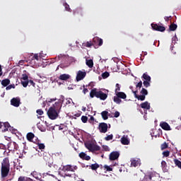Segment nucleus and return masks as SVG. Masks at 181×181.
Returning a JSON list of instances; mask_svg holds the SVG:
<instances>
[{"mask_svg": "<svg viewBox=\"0 0 181 181\" xmlns=\"http://www.w3.org/2000/svg\"><path fill=\"white\" fill-rule=\"evenodd\" d=\"M141 108L144 110H151V103H148V101L141 103L140 105Z\"/></svg>", "mask_w": 181, "mask_h": 181, "instance_id": "nucleus-17", "label": "nucleus"}, {"mask_svg": "<svg viewBox=\"0 0 181 181\" xmlns=\"http://www.w3.org/2000/svg\"><path fill=\"white\" fill-rule=\"evenodd\" d=\"M132 93L135 98H137L139 101H145L146 95H148V90L145 88H142L140 91V94L141 95H138V90H132Z\"/></svg>", "mask_w": 181, "mask_h": 181, "instance_id": "nucleus-3", "label": "nucleus"}, {"mask_svg": "<svg viewBox=\"0 0 181 181\" xmlns=\"http://www.w3.org/2000/svg\"><path fill=\"white\" fill-rule=\"evenodd\" d=\"M38 129H39L40 131H41L42 132H45V131H46V129H42V127H41L40 125H38Z\"/></svg>", "mask_w": 181, "mask_h": 181, "instance_id": "nucleus-60", "label": "nucleus"}, {"mask_svg": "<svg viewBox=\"0 0 181 181\" xmlns=\"http://www.w3.org/2000/svg\"><path fill=\"white\" fill-rule=\"evenodd\" d=\"M136 88H141L142 87V81H140L136 85Z\"/></svg>", "mask_w": 181, "mask_h": 181, "instance_id": "nucleus-52", "label": "nucleus"}, {"mask_svg": "<svg viewBox=\"0 0 181 181\" xmlns=\"http://www.w3.org/2000/svg\"><path fill=\"white\" fill-rule=\"evenodd\" d=\"M38 148L39 149H45V148H46V146H45L44 144H38Z\"/></svg>", "mask_w": 181, "mask_h": 181, "instance_id": "nucleus-47", "label": "nucleus"}, {"mask_svg": "<svg viewBox=\"0 0 181 181\" xmlns=\"http://www.w3.org/2000/svg\"><path fill=\"white\" fill-rule=\"evenodd\" d=\"M59 112L54 107H51L49 108L47 114L50 119H56L59 117Z\"/></svg>", "mask_w": 181, "mask_h": 181, "instance_id": "nucleus-4", "label": "nucleus"}, {"mask_svg": "<svg viewBox=\"0 0 181 181\" xmlns=\"http://www.w3.org/2000/svg\"><path fill=\"white\" fill-rule=\"evenodd\" d=\"M56 100H57V98H49V99H47V102L48 103H53V101H56Z\"/></svg>", "mask_w": 181, "mask_h": 181, "instance_id": "nucleus-57", "label": "nucleus"}, {"mask_svg": "<svg viewBox=\"0 0 181 181\" xmlns=\"http://www.w3.org/2000/svg\"><path fill=\"white\" fill-rule=\"evenodd\" d=\"M103 78H107V77H110V73L108 71H105L102 74Z\"/></svg>", "mask_w": 181, "mask_h": 181, "instance_id": "nucleus-39", "label": "nucleus"}, {"mask_svg": "<svg viewBox=\"0 0 181 181\" xmlns=\"http://www.w3.org/2000/svg\"><path fill=\"white\" fill-rule=\"evenodd\" d=\"M36 112L38 115H43V110L42 109L37 110Z\"/></svg>", "mask_w": 181, "mask_h": 181, "instance_id": "nucleus-50", "label": "nucleus"}, {"mask_svg": "<svg viewBox=\"0 0 181 181\" xmlns=\"http://www.w3.org/2000/svg\"><path fill=\"white\" fill-rule=\"evenodd\" d=\"M131 166H134V168H136V166H139L140 165V160H136L135 158H132L131 160Z\"/></svg>", "mask_w": 181, "mask_h": 181, "instance_id": "nucleus-19", "label": "nucleus"}, {"mask_svg": "<svg viewBox=\"0 0 181 181\" xmlns=\"http://www.w3.org/2000/svg\"><path fill=\"white\" fill-rule=\"evenodd\" d=\"M21 84L23 87H28V84H29V81H21Z\"/></svg>", "mask_w": 181, "mask_h": 181, "instance_id": "nucleus-40", "label": "nucleus"}, {"mask_svg": "<svg viewBox=\"0 0 181 181\" xmlns=\"http://www.w3.org/2000/svg\"><path fill=\"white\" fill-rule=\"evenodd\" d=\"M120 114H119V112L118 111H116L115 113H114V117L115 118H118V117H119Z\"/></svg>", "mask_w": 181, "mask_h": 181, "instance_id": "nucleus-55", "label": "nucleus"}, {"mask_svg": "<svg viewBox=\"0 0 181 181\" xmlns=\"http://www.w3.org/2000/svg\"><path fill=\"white\" fill-rule=\"evenodd\" d=\"M11 104L13 107H19L21 105V98H13L11 100Z\"/></svg>", "mask_w": 181, "mask_h": 181, "instance_id": "nucleus-13", "label": "nucleus"}, {"mask_svg": "<svg viewBox=\"0 0 181 181\" xmlns=\"http://www.w3.org/2000/svg\"><path fill=\"white\" fill-rule=\"evenodd\" d=\"M168 166V165L166 164V161L163 160L161 162V167L163 170H164L165 172H166V167Z\"/></svg>", "mask_w": 181, "mask_h": 181, "instance_id": "nucleus-32", "label": "nucleus"}, {"mask_svg": "<svg viewBox=\"0 0 181 181\" xmlns=\"http://www.w3.org/2000/svg\"><path fill=\"white\" fill-rule=\"evenodd\" d=\"M25 181H33V179H32L30 177H26Z\"/></svg>", "mask_w": 181, "mask_h": 181, "instance_id": "nucleus-63", "label": "nucleus"}, {"mask_svg": "<svg viewBox=\"0 0 181 181\" xmlns=\"http://www.w3.org/2000/svg\"><path fill=\"white\" fill-rule=\"evenodd\" d=\"M104 168L107 170V172H112V168L107 165H104Z\"/></svg>", "mask_w": 181, "mask_h": 181, "instance_id": "nucleus-44", "label": "nucleus"}, {"mask_svg": "<svg viewBox=\"0 0 181 181\" xmlns=\"http://www.w3.org/2000/svg\"><path fill=\"white\" fill-rule=\"evenodd\" d=\"M58 67H60L61 69H66V67H69V65H66L64 64H61L58 65Z\"/></svg>", "mask_w": 181, "mask_h": 181, "instance_id": "nucleus-48", "label": "nucleus"}, {"mask_svg": "<svg viewBox=\"0 0 181 181\" xmlns=\"http://www.w3.org/2000/svg\"><path fill=\"white\" fill-rule=\"evenodd\" d=\"M160 127L162 128V129H164V131H172L170 126L166 122H161L160 124Z\"/></svg>", "mask_w": 181, "mask_h": 181, "instance_id": "nucleus-14", "label": "nucleus"}, {"mask_svg": "<svg viewBox=\"0 0 181 181\" xmlns=\"http://www.w3.org/2000/svg\"><path fill=\"white\" fill-rule=\"evenodd\" d=\"M90 98H94V97H96V98H100V100H102V101H105L108 97V95L102 90H97V88H95L90 90Z\"/></svg>", "mask_w": 181, "mask_h": 181, "instance_id": "nucleus-2", "label": "nucleus"}, {"mask_svg": "<svg viewBox=\"0 0 181 181\" xmlns=\"http://www.w3.org/2000/svg\"><path fill=\"white\" fill-rule=\"evenodd\" d=\"M11 172V163H9V158L6 157L1 162V176L2 178L8 177Z\"/></svg>", "mask_w": 181, "mask_h": 181, "instance_id": "nucleus-1", "label": "nucleus"}, {"mask_svg": "<svg viewBox=\"0 0 181 181\" xmlns=\"http://www.w3.org/2000/svg\"><path fill=\"white\" fill-rule=\"evenodd\" d=\"M162 155L164 158H168L169 155H170V151H165L162 153Z\"/></svg>", "mask_w": 181, "mask_h": 181, "instance_id": "nucleus-36", "label": "nucleus"}, {"mask_svg": "<svg viewBox=\"0 0 181 181\" xmlns=\"http://www.w3.org/2000/svg\"><path fill=\"white\" fill-rule=\"evenodd\" d=\"M64 169L65 170L70 171L71 170V165H66L65 167H64Z\"/></svg>", "mask_w": 181, "mask_h": 181, "instance_id": "nucleus-51", "label": "nucleus"}, {"mask_svg": "<svg viewBox=\"0 0 181 181\" xmlns=\"http://www.w3.org/2000/svg\"><path fill=\"white\" fill-rule=\"evenodd\" d=\"M174 163L177 166V168H180L181 169V161L177 159H174Z\"/></svg>", "mask_w": 181, "mask_h": 181, "instance_id": "nucleus-34", "label": "nucleus"}, {"mask_svg": "<svg viewBox=\"0 0 181 181\" xmlns=\"http://www.w3.org/2000/svg\"><path fill=\"white\" fill-rule=\"evenodd\" d=\"M29 78V76H28L26 74H23L21 77V81H28Z\"/></svg>", "mask_w": 181, "mask_h": 181, "instance_id": "nucleus-45", "label": "nucleus"}, {"mask_svg": "<svg viewBox=\"0 0 181 181\" xmlns=\"http://www.w3.org/2000/svg\"><path fill=\"white\" fill-rule=\"evenodd\" d=\"M74 16H77V18H83L84 16V12L83 11V8L81 7L76 8L74 10Z\"/></svg>", "mask_w": 181, "mask_h": 181, "instance_id": "nucleus-9", "label": "nucleus"}, {"mask_svg": "<svg viewBox=\"0 0 181 181\" xmlns=\"http://www.w3.org/2000/svg\"><path fill=\"white\" fill-rule=\"evenodd\" d=\"M121 143L122 144V145H129V139H128L125 136H122L121 138Z\"/></svg>", "mask_w": 181, "mask_h": 181, "instance_id": "nucleus-22", "label": "nucleus"}, {"mask_svg": "<svg viewBox=\"0 0 181 181\" xmlns=\"http://www.w3.org/2000/svg\"><path fill=\"white\" fill-rule=\"evenodd\" d=\"M8 128H11V124H9L8 122L4 123L0 122V129L2 131V132H6Z\"/></svg>", "mask_w": 181, "mask_h": 181, "instance_id": "nucleus-11", "label": "nucleus"}, {"mask_svg": "<svg viewBox=\"0 0 181 181\" xmlns=\"http://www.w3.org/2000/svg\"><path fill=\"white\" fill-rule=\"evenodd\" d=\"M169 147V145H168V143L164 142L163 144L160 146V149L161 151H165V149H168Z\"/></svg>", "mask_w": 181, "mask_h": 181, "instance_id": "nucleus-29", "label": "nucleus"}, {"mask_svg": "<svg viewBox=\"0 0 181 181\" xmlns=\"http://www.w3.org/2000/svg\"><path fill=\"white\" fill-rule=\"evenodd\" d=\"M169 29L170 30H171V32H175V30H176V29H177V25L173 23L170 24L169 26Z\"/></svg>", "mask_w": 181, "mask_h": 181, "instance_id": "nucleus-26", "label": "nucleus"}, {"mask_svg": "<svg viewBox=\"0 0 181 181\" xmlns=\"http://www.w3.org/2000/svg\"><path fill=\"white\" fill-rule=\"evenodd\" d=\"M170 18H172V16H165L164 18V19H165V22H168V21H170Z\"/></svg>", "mask_w": 181, "mask_h": 181, "instance_id": "nucleus-58", "label": "nucleus"}, {"mask_svg": "<svg viewBox=\"0 0 181 181\" xmlns=\"http://www.w3.org/2000/svg\"><path fill=\"white\" fill-rule=\"evenodd\" d=\"M90 168H91L92 170H97V169H98V168H100V165L98 163H95V164H92L90 165Z\"/></svg>", "mask_w": 181, "mask_h": 181, "instance_id": "nucleus-33", "label": "nucleus"}, {"mask_svg": "<svg viewBox=\"0 0 181 181\" xmlns=\"http://www.w3.org/2000/svg\"><path fill=\"white\" fill-rule=\"evenodd\" d=\"M91 159V157L90 156L85 155L84 158H83V160H90Z\"/></svg>", "mask_w": 181, "mask_h": 181, "instance_id": "nucleus-53", "label": "nucleus"}, {"mask_svg": "<svg viewBox=\"0 0 181 181\" xmlns=\"http://www.w3.org/2000/svg\"><path fill=\"white\" fill-rule=\"evenodd\" d=\"M63 6H64L65 10L67 11V12H70V11H71V8H70V6L67 3L64 2Z\"/></svg>", "mask_w": 181, "mask_h": 181, "instance_id": "nucleus-30", "label": "nucleus"}, {"mask_svg": "<svg viewBox=\"0 0 181 181\" xmlns=\"http://www.w3.org/2000/svg\"><path fill=\"white\" fill-rule=\"evenodd\" d=\"M98 129L101 134H105L108 131V124L105 122L100 123Z\"/></svg>", "mask_w": 181, "mask_h": 181, "instance_id": "nucleus-7", "label": "nucleus"}, {"mask_svg": "<svg viewBox=\"0 0 181 181\" xmlns=\"http://www.w3.org/2000/svg\"><path fill=\"white\" fill-rule=\"evenodd\" d=\"M17 144L15 141L13 142H10L8 144V149L9 151H15L16 149Z\"/></svg>", "mask_w": 181, "mask_h": 181, "instance_id": "nucleus-18", "label": "nucleus"}, {"mask_svg": "<svg viewBox=\"0 0 181 181\" xmlns=\"http://www.w3.org/2000/svg\"><path fill=\"white\" fill-rule=\"evenodd\" d=\"M87 76V73L86 71H78L76 74V81H81Z\"/></svg>", "mask_w": 181, "mask_h": 181, "instance_id": "nucleus-10", "label": "nucleus"}, {"mask_svg": "<svg viewBox=\"0 0 181 181\" xmlns=\"http://www.w3.org/2000/svg\"><path fill=\"white\" fill-rule=\"evenodd\" d=\"M151 81H144L143 82V84L144 86V87H146V88H148V87L151 86V83H149Z\"/></svg>", "mask_w": 181, "mask_h": 181, "instance_id": "nucleus-37", "label": "nucleus"}, {"mask_svg": "<svg viewBox=\"0 0 181 181\" xmlns=\"http://www.w3.org/2000/svg\"><path fill=\"white\" fill-rule=\"evenodd\" d=\"M98 46H103V39L101 38L98 39Z\"/></svg>", "mask_w": 181, "mask_h": 181, "instance_id": "nucleus-56", "label": "nucleus"}, {"mask_svg": "<svg viewBox=\"0 0 181 181\" xmlns=\"http://www.w3.org/2000/svg\"><path fill=\"white\" fill-rule=\"evenodd\" d=\"M86 66L89 67L90 69H93V66H94V62H93V59H86Z\"/></svg>", "mask_w": 181, "mask_h": 181, "instance_id": "nucleus-24", "label": "nucleus"}, {"mask_svg": "<svg viewBox=\"0 0 181 181\" xmlns=\"http://www.w3.org/2000/svg\"><path fill=\"white\" fill-rule=\"evenodd\" d=\"M115 87L116 88L115 93V94H117V93H119V91H121V85H119V83H116Z\"/></svg>", "mask_w": 181, "mask_h": 181, "instance_id": "nucleus-31", "label": "nucleus"}, {"mask_svg": "<svg viewBox=\"0 0 181 181\" xmlns=\"http://www.w3.org/2000/svg\"><path fill=\"white\" fill-rule=\"evenodd\" d=\"M113 138H114V135L110 134V135L107 136L106 137H105V141H111V140H112Z\"/></svg>", "mask_w": 181, "mask_h": 181, "instance_id": "nucleus-41", "label": "nucleus"}, {"mask_svg": "<svg viewBox=\"0 0 181 181\" xmlns=\"http://www.w3.org/2000/svg\"><path fill=\"white\" fill-rule=\"evenodd\" d=\"M86 153L84 152H81L79 153V158H81V159H84V157L86 156Z\"/></svg>", "mask_w": 181, "mask_h": 181, "instance_id": "nucleus-49", "label": "nucleus"}, {"mask_svg": "<svg viewBox=\"0 0 181 181\" xmlns=\"http://www.w3.org/2000/svg\"><path fill=\"white\" fill-rule=\"evenodd\" d=\"M28 83H30V84L31 85V86H33V87H35V82H33V81H32V80H30V81H28Z\"/></svg>", "mask_w": 181, "mask_h": 181, "instance_id": "nucleus-62", "label": "nucleus"}, {"mask_svg": "<svg viewBox=\"0 0 181 181\" xmlns=\"http://www.w3.org/2000/svg\"><path fill=\"white\" fill-rule=\"evenodd\" d=\"M143 78L146 80V81H151V76L146 74H144L142 76Z\"/></svg>", "mask_w": 181, "mask_h": 181, "instance_id": "nucleus-35", "label": "nucleus"}, {"mask_svg": "<svg viewBox=\"0 0 181 181\" xmlns=\"http://www.w3.org/2000/svg\"><path fill=\"white\" fill-rule=\"evenodd\" d=\"M116 95L117 97H119L122 100H125V98H127V94H125V93H124V92H119V93H116Z\"/></svg>", "mask_w": 181, "mask_h": 181, "instance_id": "nucleus-23", "label": "nucleus"}, {"mask_svg": "<svg viewBox=\"0 0 181 181\" xmlns=\"http://www.w3.org/2000/svg\"><path fill=\"white\" fill-rule=\"evenodd\" d=\"M81 115L80 113H76L73 116V118H74V119H76V117L78 118V117H80Z\"/></svg>", "mask_w": 181, "mask_h": 181, "instance_id": "nucleus-59", "label": "nucleus"}, {"mask_svg": "<svg viewBox=\"0 0 181 181\" xmlns=\"http://www.w3.org/2000/svg\"><path fill=\"white\" fill-rule=\"evenodd\" d=\"M92 45L93 43L91 42V41L83 44V46H84V47H90Z\"/></svg>", "mask_w": 181, "mask_h": 181, "instance_id": "nucleus-38", "label": "nucleus"}, {"mask_svg": "<svg viewBox=\"0 0 181 181\" xmlns=\"http://www.w3.org/2000/svg\"><path fill=\"white\" fill-rule=\"evenodd\" d=\"M88 91V88H84L83 90V94H87V92Z\"/></svg>", "mask_w": 181, "mask_h": 181, "instance_id": "nucleus-61", "label": "nucleus"}, {"mask_svg": "<svg viewBox=\"0 0 181 181\" xmlns=\"http://www.w3.org/2000/svg\"><path fill=\"white\" fill-rule=\"evenodd\" d=\"M113 101L114 103H116V104H119L120 103H122V100H121V98L117 95L114 96Z\"/></svg>", "mask_w": 181, "mask_h": 181, "instance_id": "nucleus-27", "label": "nucleus"}, {"mask_svg": "<svg viewBox=\"0 0 181 181\" xmlns=\"http://www.w3.org/2000/svg\"><path fill=\"white\" fill-rule=\"evenodd\" d=\"M18 181H26V176H20Z\"/></svg>", "mask_w": 181, "mask_h": 181, "instance_id": "nucleus-46", "label": "nucleus"}, {"mask_svg": "<svg viewBox=\"0 0 181 181\" xmlns=\"http://www.w3.org/2000/svg\"><path fill=\"white\" fill-rule=\"evenodd\" d=\"M31 175L33 176V177H35V179H36L37 180H42V177H39V175H37V173L36 171L33 172V173H31Z\"/></svg>", "mask_w": 181, "mask_h": 181, "instance_id": "nucleus-28", "label": "nucleus"}, {"mask_svg": "<svg viewBox=\"0 0 181 181\" xmlns=\"http://www.w3.org/2000/svg\"><path fill=\"white\" fill-rule=\"evenodd\" d=\"M102 118L104 120L108 119V112L105 110L101 112Z\"/></svg>", "mask_w": 181, "mask_h": 181, "instance_id": "nucleus-25", "label": "nucleus"}, {"mask_svg": "<svg viewBox=\"0 0 181 181\" xmlns=\"http://www.w3.org/2000/svg\"><path fill=\"white\" fill-rule=\"evenodd\" d=\"M119 158V153L118 151H112L110 153L109 159L110 160H117Z\"/></svg>", "mask_w": 181, "mask_h": 181, "instance_id": "nucleus-12", "label": "nucleus"}, {"mask_svg": "<svg viewBox=\"0 0 181 181\" xmlns=\"http://www.w3.org/2000/svg\"><path fill=\"white\" fill-rule=\"evenodd\" d=\"M11 84V80L6 78V79H3L1 81V86H3V87H8V86H9Z\"/></svg>", "mask_w": 181, "mask_h": 181, "instance_id": "nucleus-21", "label": "nucleus"}, {"mask_svg": "<svg viewBox=\"0 0 181 181\" xmlns=\"http://www.w3.org/2000/svg\"><path fill=\"white\" fill-rule=\"evenodd\" d=\"M81 121L83 124H86L88 121V117H87V116H82Z\"/></svg>", "mask_w": 181, "mask_h": 181, "instance_id": "nucleus-42", "label": "nucleus"}, {"mask_svg": "<svg viewBox=\"0 0 181 181\" xmlns=\"http://www.w3.org/2000/svg\"><path fill=\"white\" fill-rule=\"evenodd\" d=\"M151 28L153 30H156L157 32H165V30H166L165 26L156 23H151Z\"/></svg>", "mask_w": 181, "mask_h": 181, "instance_id": "nucleus-6", "label": "nucleus"}, {"mask_svg": "<svg viewBox=\"0 0 181 181\" xmlns=\"http://www.w3.org/2000/svg\"><path fill=\"white\" fill-rule=\"evenodd\" d=\"M26 138L29 142H33V138H35V134L29 132L26 135Z\"/></svg>", "mask_w": 181, "mask_h": 181, "instance_id": "nucleus-20", "label": "nucleus"}, {"mask_svg": "<svg viewBox=\"0 0 181 181\" xmlns=\"http://www.w3.org/2000/svg\"><path fill=\"white\" fill-rule=\"evenodd\" d=\"M70 75L67 74H61L58 77V80H61L62 81H67V80H69Z\"/></svg>", "mask_w": 181, "mask_h": 181, "instance_id": "nucleus-15", "label": "nucleus"}, {"mask_svg": "<svg viewBox=\"0 0 181 181\" xmlns=\"http://www.w3.org/2000/svg\"><path fill=\"white\" fill-rule=\"evenodd\" d=\"M85 146L86 149H88L90 152H94L95 151H100V146L94 144L93 143H91L90 141L85 143Z\"/></svg>", "mask_w": 181, "mask_h": 181, "instance_id": "nucleus-5", "label": "nucleus"}, {"mask_svg": "<svg viewBox=\"0 0 181 181\" xmlns=\"http://www.w3.org/2000/svg\"><path fill=\"white\" fill-rule=\"evenodd\" d=\"M63 99H59V100L53 105L52 108L60 112V110H62V107H63Z\"/></svg>", "mask_w": 181, "mask_h": 181, "instance_id": "nucleus-8", "label": "nucleus"}, {"mask_svg": "<svg viewBox=\"0 0 181 181\" xmlns=\"http://www.w3.org/2000/svg\"><path fill=\"white\" fill-rule=\"evenodd\" d=\"M88 122H89L90 124H94V117L90 116V119H89V120H88Z\"/></svg>", "mask_w": 181, "mask_h": 181, "instance_id": "nucleus-54", "label": "nucleus"}, {"mask_svg": "<svg viewBox=\"0 0 181 181\" xmlns=\"http://www.w3.org/2000/svg\"><path fill=\"white\" fill-rule=\"evenodd\" d=\"M2 76V66L0 65V77Z\"/></svg>", "mask_w": 181, "mask_h": 181, "instance_id": "nucleus-64", "label": "nucleus"}, {"mask_svg": "<svg viewBox=\"0 0 181 181\" xmlns=\"http://www.w3.org/2000/svg\"><path fill=\"white\" fill-rule=\"evenodd\" d=\"M42 57H43V52H41L40 53V54H35L33 55V57L31 58V62H33L34 60H37V62H39V60H40V59H42Z\"/></svg>", "mask_w": 181, "mask_h": 181, "instance_id": "nucleus-16", "label": "nucleus"}, {"mask_svg": "<svg viewBox=\"0 0 181 181\" xmlns=\"http://www.w3.org/2000/svg\"><path fill=\"white\" fill-rule=\"evenodd\" d=\"M11 88H15V84H11L6 86V90L8 91L11 90Z\"/></svg>", "mask_w": 181, "mask_h": 181, "instance_id": "nucleus-43", "label": "nucleus"}]
</instances>
